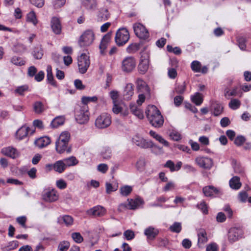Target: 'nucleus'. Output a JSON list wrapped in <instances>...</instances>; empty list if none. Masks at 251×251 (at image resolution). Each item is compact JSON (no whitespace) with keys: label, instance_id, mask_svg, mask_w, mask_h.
Masks as SVG:
<instances>
[{"label":"nucleus","instance_id":"nucleus-58","mask_svg":"<svg viewBox=\"0 0 251 251\" xmlns=\"http://www.w3.org/2000/svg\"><path fill=\"white\" fill-rule=\"evenodd\" d=\"M56 186L58 189L63 190L67 188V184L64 179H59L56 180Z\"/></svg>","mask_w":251,"mask_h":251},{"label":"nucleus","instance_id":"nucleus-30","mask_svg":"<svg viewBox=\"0 0 251 251\" xmlns=\"http://www.w3.org/2000/svg\"><path fill=\"white\" fill-rule=\"evenodd\" d=\"M192 101L197 105H200L203 102V97L201 94L197 92L191 96Z\"/></svg>","mask_w":251,"mask_h":251},{"label":"nucleus","instance_id":"nucleus-54","mask_svg":"<svg viewBox=\"0 0 251 251\" xmlns=\"http://www.w3.org/2000/svg\"><path fill=\"white\" fill-rule=\"evenodd\" d=\"M213 114L215 116H219L223 111V107L221 104L216 103L214 105Z\"/></svg>","mask_w":251,"mask_h":251},{"label":"nucleus","instance_id":"nucleus-62","mask_svg":"<svg viewBox=\"0 0 251 251\" xmlns=\"http://www.w3.org/2000/svg\"><path fill=\"white\" fill-rule=\"evenodd\" d=\"M124 235L127 240H131L134 238L135 234L134 232L131 230H127L124 233Z\"/></svg>","mask_w":251,"mask_h":251},{"label":"nucleus","instance_id":"nucleus-52","mask_svg":"<svg viewBox=\"0 0 251 251\" xmlns=\"http://www.w3.org/2000/svg\"><path fill=\"white\" fill-rule=\"evenodd\" d=\"M98 100V98L96 96L93 97H82L81 98V102L85 105L90 102H96Z\"/></svg>","mask_w":251,"mask_h":251},{"label":"nucleus","instance_id":"nucleus-12","mask_svg":"<svg viewBox=\"0 0 251 251\" xmlns=\"http://www.w3.org/2000/svg\"><path fill=\"white\" fill-rule=\"evenodd\" d=\"M106 213V209L100 205L94 206L86 211V214L94 217H102Z\"/></svg>","mask_w":251,"mask_h":251},{"label":"nucleus","instance_id":"nucleus-31","mask_svg":"<svg viewBox=\"0 0 251 251\" xmlns=\"http://www.w3.org/2000/svg\"><path fill=\"white\" fill-rule=\"evenodd\" d=\"M65 121V119L63 116H59L55 118L51 122L50 126L52 128H57L59 126L62 125Z\"/></svg>","mask_w":251,"mask_h":251},{"label":"nucleus","instance_id":"nucleus-18","mask_svg":"<svg viewBox=\"0 0 251 251\" xmlns=\"http://www.w3.org/2000/svg\"><path fill=\"white\" fill-rule=\"evenodd\" d=\"M112 33V32H109L102 38L100 45V49L101 53H102L104 50L107 48V47L111 40Z\"/></svg>","mask_w":251,"mask_h":251},{"label":"nucleus","instance_id":"nucleus-17","mask_svg":"<svg viewBox=\"0 0 251 251\" xmlns=\"http://www.w3.org/2000/svg\"><path fill=\"white\" fill-rule=\"evenodd\" d=\"M51 27L53 32L56 34H60L61 32V25L59 19L57 17H53L51 20Z\"/></svg>","mask_w":251,"mask_h":251},{"label":"nucleus","instance_id":"nucleus-16","mask_svg":"<svg viewBox=\"0 0 251 251\" xmlns=\"http://www.w3.org/2000/svg\"><path fill=\"white\" fill-rule=\"evenodd\" d=\"M30 131V128L25 125L21 127L16 133V137L17 139L21 140L28 135V133Z\"/></svg>","mask_w":251,"mask_h":251},{"label":"nucleus","instance_id":"nucleus-29","mask_svg":"<svg viewBox=\"0 0 251 251\" xmlns=\"http://www.w3.org/2000/svg\"><path fill=\"white\" fill-rule=\"evenodd\" d=\"M50 139L48 136L40 138L35 141L36 145L40 148H43L50 143Z\"/></svg>","mask_w":251,"mask_h":251},{"label":"nucleus","instance_id":"nucleus-27","mask_svg":"<svg viewBox=\"0 0 251 251\" xmlns=\"http://www.w3.org/2000/svg\"><path fill=\"white\" fill-rule=\"evenodd\" d=\"M230 188L234 190H238L241 187L242 184L238 176H233L229 182Z\"/></svg>","mask_w":251,"mask_h":251},{"label":"nucleus","instance_id":"nucleus-3","mask_svg":"<svg viewBox=\"0 0 251 251\" xmlns=\"http://www.w3.org/2000/svg\"><path fill=\"white\" fill-rule=\"evenodd\" d=\"M76 121L80 124H84L89 120L88 110L86 105H77L75 110Z\"/></svg>","mask_w":251,"mask_h":251},{"label":"nucleus","instance_id":"nucleus-35","mask_svg":"<svg viewBox=\"0 0 251 251\" xmlns=\"http://www.w3.org/2000/svg\"><path fill=\"white\" fill-rule=\"evenodd\" d=\"M32 54L35 59H41L43 55V52L41 47L40 46H38L35 47L33 49Z\"/></svg>","mask_w":251,"mask_h":251},{"label":"nucleus","instance_id":"nucleus-6","mask_svg":"<svg viewBox=\"0 0 251 251\" xmlns=\"http://www.w3.org/2000/svg\"><path fill=\"white\" fill-rule=\"evenodd\" d=\"M42 198L46 202H52L58 200L59 194L55 189L48 188L43 191Z\"/></svg>","mask_w":251,"mask_h":251},{"label":"nucleus","instance_id":"nucleus-11","mask_svg":"<svg viewBox=\"0 0 251 251\" xmlns=\"http://www.w3.org/2000/svg\"><path fill=\"white\" fill-rule=\"evenodd\" d=\"M135 66V59L133 57H127L123 60L121 68L123 72L129 73L132 71Z\"/></svg>","mask_w":251,"mask_h":251},{"label":"nucleus","instance_id":"nucleus-43","mask_svg":"<svg viewBox=\"0 0 251 251\" xmlns=\"http://www.w3.org/2000/svg\"><path fill=\"white\" fill-rule=\"evenodd\" d=\"M111 150L109 147H104L103 148L101 152V155L102 158L104 159H108L111 156Z\"/></svg>","mask_w":251,"mask_h":251},{"label":"nucleus","instance_id":"nucleus-2","mask_svg":"<svg viewBox=\"0 0 251 251\" xmlns=\"http://www.w3.org/2000/svg\"><path fill=\"white\" fill-rule=\"evenodd\" d=\"M70 138V134L68 132L64 131L61 133L55 142V149L57 152L62 153L65 151L67 152H70V149H67Z\"/></svg>","mask_w":251,"mask_h":251},{"label":"nucleus","instance_id":"nucleus-46","mask_svg":"<svg viewBox=\"0 0 251 251\" xmlns=\"http://www.w3.org/2000/svg\"><path fill=\"white\" fill-rule=\"evenodd\" d=\"M19 246L17 241H13L8 243V245L3 248V251H10L17 248Z\"/></svg>","mask_w":251,"mask_h":251},{"label":"nucleus","instance_id":"nucleus-64","mask_svg":"<svg viewBox=\"0 0 251 251\" xmlns=\"http://www.w3.org/2000/svg\"><path fill=\"white\" fill-rule=\"evenodd\" d=\"M109 95L111 99L112 100L113 103L117 102L118 101V99L119 98V93L117 91H111L109 93Z\"/></svg>","mask_w":251,"mask_h":251},{"label":"nucleus","instance_id":"nucleus-15","mask_svg":"<svg viewBox=\"0 0 251 251\" xmlns=\"http://www.w3.org/2000/svg\"><path fill=\"white\" fill-rule=\"evenodd\" d=\"M1 152L4 155L9 156L12 158H15L18 156L19 153L16 149L12 147L3 148L1 150Z\"/></svg>","mask_w":251,"mask_h":251},{"label":"nucleus","instance_id":"nucleus-14","mask_svg":"<svg viewBox=\"0 0 251 251\" xmlns=\"http://www.w3.org/2000/svg\"><path fill=\"white\" fill-rule=\"evenodd\" d=\"M132 142L136 145L142 148H149L152 145L151 140H146L138 135L133 137Z\"/></svg>","mask_w":251,"mask_h":251},{"label":"nucleus","instance_id":"nucleus-40","mask_svg":"<svg viewBox=\"0 0 251 251\" xmlns=\"http://www.w3.org/2000/svg\"><path fill=\"white\" fill-rule=\"evenodd\" d=\"M149 148H151L152 149L151 152L156 155H160L164 153L163 148L154 144L152 142V145H151V146H150Z\"/></svg>","mask_w":251,"mask_h":251},{"label":"nucleus","instance_id":"nucleus-47","mask_svg":"<svg viewBox=\"0 0 251 251\" xmlns=\"http://www.w3.org/2000/svg\"><path fill=\"white\" fill-rule=\"evenodd\" d=\"M169 228L170 230L173 232L179 233L182 228L181 224L179 222H175L170 226Z\"/></svg>","mask_w":251,"mask_h":251},{"label":"nucleus","instance_id":"nucleus-10","mask_svg":"<svg viewBox=\"0 0 251 251\" xmlns=\"http://www.w3.org/2000/svg\"><path fill=\"white\" fill-rule=\"evenodd\" d=\"M195 162L200 168L207 170L210 169L213 164L211 158L202 156L196 157L195 159Z\"/></svg>","mask_w":251,"mask_h":251},{"label":"nucleus","instance_id":"nucleus-48","mask_svg":"<svg viewBox=\"0 0 251 251\" xmlns=\"http://www.w3.org/2000/svg\"><path fill=\"white\" fill-rule=\"evenodd\" d=\"M240 105V100L236 99H232L228 104L229 107L233 110L238 109Z\"/></svg>","mask_w":251,"mask_h":251},{"label":"nucleus","instance_id":"nucleus-37","mask_svg":"<svg viewBox=\"0 0 251 251\" xmlns=\"http://www.w3.org/2000/svg\"><path fill=\"white\" fill-rule=\"evenodd\" d=\"M29 91V87L27 85H24L22 86L17 87L14 93L16 94H18L20 96H24L25 92Z\"/></svg>","mask_w":251,"mask_h":251},{"label":"nucleus","instance_id":"nucleus-44","mask_svg":"<svg viewBox=\"0 0 251 251\" xmlns=\"http://www.w3.org/2000/svg\"><path fill=\"white\" fill-rule=\"evenodd\" d=\"M186 89V85L185 82L181 83H176L175 88V91L179 94H182L184 92Z\"/></svg>","mask_w":251,"mask_h":251},{"label":"nucleus","instance_id":"nucleus-55","mask_svg":"<svg viewBox=\"0 0 251 251\" xmlns=\"http://www.w3.org/2000/svg\"><path fill=\"white\" fill-rule=\"evenodd\" d=\"M237 41L240 49L245 50L246 48V39L243 37H239L237 38Z\"/></svg>","mask_w":251,"mask_h":251},{"label":"nucleus","instance_id":"nucleus-53","mask_svg":"<svg viewBox=\"0 0 251 251\" xmlns=\"http://www.w3.org/2000/svg\"><path fill=\"white\" fill-rule=\"evenodd\" d=\"M71 237L73 240L77 243H81L83 241V238L79 232H74L72 233Z\"/></svg>","mask_w":251,"mask_h":251},{"label":"nucleus","instance_id":"nucleus-57","mask_svg":"<svg viewBox=\"0 0 251 251\" xmlns=\"http://www.w3.org/2000/svg\"><path fill=\"white\" fill-rule=\"evenodd\" d=\"M146 162L144 159H140L136 163V167L137 169L141 172L144 170Z\"/></svg>","mask_w":251,"mask_h":251},{"label":"nucleus","instance_id":"nucleus-23","mask_svg":"<svg viewBox=\"0 0 251 251\" xmlns=\"http://www.w3.org/2000/svg\"><path fill=\"white\" fill-rule=\"evenodd\" d=\"M198 245L200 247L208 241L206 232L204 229H200L199 230L198 232Z\"/></svg>","mask_w":251,"mask_h":251},{"label":"nucleus","instance_id":"nucleus-34","mask_svg":"<svg viewBox=\"0 0 251 251\" xmlns=\"http://www.w3.org/2000/svg\"><path fill=\"white\" fill-rule=\"evenodd\" d=\"M33 107L34 111L37 114H41L45 110L44 105L41 101L35 102Z\"/></svg>","mask_w":251,"mask_h":251},{"label":"nucleus","instance_id":"nucleus-25","mask_svg":"<svg viewBox=\"0 0 251 251\" xmlns=\"http://www.w3.org/2000/svg\"><path fill=\"white\" fill-rule=\"evenodd\" d=\"M240 231L237 228H231L228 234V239L231 243L237 240L239 237Z\"/></svg>","mask_w":251,"mask_h":251},{"label":"nucleus","instance_id":"nucleus-1","mask_svg":"<svg viewBox=\"0 0 251 251\" xmlns=\"http://www.w3.org/2000/svg\"><path fill=\"white\" fill-rule=\"evenodd\" d=\"M146 113L148 120L153 126L159 128L163 126L164 118L160 111L155 105H149Z\"/></svg>","mask_w":251,"mask_h":251},{"label":"nucleus","instance_id":"nucleus-39","mask_svg":"<svg viewBox=\"0 0 251 251\" xmlns=\"http://www.w3.org/2000/svg\"><path fill=\"white\" fill-rule=\"evenodd\" d=\"M26 20L27 22L32 23L34 25H36L38 23L36 14L33 11H30L27 14Z\"/></svg>","mask_w":251,"mask_h":251},{"label":"nucleus","instance_id":"nucleus-9","mask_svg":"<svg viewBox=\"0 0 251 251\" xmlns=\"http://www.w3.org/2000/svg\"><path fill=\"white\" fill-rule=\"evenodd\" d=\"M95 35L92 30H87L82 34L79 40L80 47L90 46L94 40Z\"/></svg>","mask_w":251,"mask_h":251},{"label":"nucleus","instance_id":"nucleus-28","mask_svg":"<svg viewBox=\"0 0 251 251\" xmlns=\"http://www.w3.org/2000/svg\"><path fill=\"white\" fill-rule=\"evenodd\" d=\"M203 192L206 197H211L214 194H217L219 190L212 186H205L203 188Z\"/></svg>","mask_w":251,"mask_h":251},{"label":"nucleus","instance_id":"nucleus-59","mask_svg":"<svg viewBox=\"0 0 251 251\" xmlns=\"http://www.w3.org/2000/svg\"><path fill=\"white\" fill-rule=\"evenodd\" d=\"M105 186H106V192L107 194H110L112 192L116 191L118 188V185L112 186V184L109 182L106 183Z\"/></svg>","mask_w":251,"mask_h":251},{"label":"nucleus","instance_id":"nucleus-22","mask_svg":"<svg viewBox=\"0 0 251 251\" xmlns=\"http://www.w3.org/2000/svg\"><path fill=\"white\" fill-rule=\"evenodd\" d=\"M150 135L157 141L159 143L162 144L166 147H169L170 146L169 143L162 136L156 133L153 130H151L149 132Z\"/></svg>","mask_w":251,"mask_h":251},{"label":"nucleus","instance_id":"nucleus-33","mask_svg":"<svg viewBox=\"0 0 251 251\" xmlns=\"http://www.w3.org/2000/svg\"><path fill=\"white\" fill-rule=\"evenodd\" d=\"M58 222L60 223H64L66 226H70L73 223V218L69 215H64L58 218Z\"/></svg>","mask_w":251,"mask_h":251},{"label":"nucleus","instance_id":"nucleus-24","mask_svg":"<svg viewBox=\"0 0 251 251\" xmlns=\"http://www.w3.org/2000/svg\"><path fill=\"white\" fill-rule=\"evenodd\" d=\"M158 230L157 229H155L152 226H150L146 228L144 230V234L149 239L152 240L158 234Z\"/></svg>","mask_w":251,"mask_h":251},{"label":"nucleus","instance_id":"nucleus-56","mask_svg":"<svg viewBox=\"0 0 251 251\" xmlns=\"http://www.w3.org/2000/svg\"><path fill=\"white\" fill-rule=\"evenodd\" d=\"M192 70L195 72H200L201 64L198 61H193L191 65Z\"/></svg>","mask_w":251,"mask_h":251},{"label":"nucleus","instance_id":"nucleus-50","mask_svg":"<svg viewBox=\"0 0 251 251\" xmlns=\"http://www.w3.org/2000/svg\"><path fill=\"white\" fill-rule=\"evenodd\" d=\"M69 247V242L65 241L61 242L58 245L57 251H67Z\"/></svg>","mask_w":251,"mask_h":251},{"label":"nucleus","instance_id":"nucleus-51","mask_svg":"<svg viewBox=\"0 0 251 251\" xmlns=\"http://www.w3.org/2000/svg\"><path fill=\"white\" fill-rule=\"evenodd\" d=\"M139 45L137 43L131 44L126 48V51L129 53H133L138 50Z\"/></svg>","mask_w":251,"mask_h":251},{"label":"nucleus","instance_id":"nucleus-60","mask_svg":"<svg viewBox=\"0 0 251 251\" xmlns=\"http://www.w3.org/2000/svg\"><path fill=\"white\" fill-rule=\"evenodd\" d=\"M170 138L174 141H179L181 139L180 134L176 131H172L169 134Z\"/></svg>","mask_w":251,"mask_h":251},{"label":"nucleus","instance_id":"nucleus-26","mask_svg":"<svg viewBox=\"0 0 251 251\" xmlns=\"http://www.w3.org/2000/svg\"><path fill=\"white\" fill-rule=\"evenodd\" d=\"M133 93V85L131 83L127 84L124 93V99L127 100H130Z\"/></svg>","mask_w":251,"mask_h":251},{"label":"nucleus","instance_id":"nucleus-49","mask_svg":"<svg viewBox=\"0 0 251 251\" xmlns=\"http://www.w3.org/2000/svg\"><path fill=\"white\" fill-rule=\"evenodd\" d=\"M124 103L120 104V102L117 101L116 103H113V106L112 108V111L114 113L118 114L121 113L122 110L123 109Z\"/></svg>","mask_w":251,"mask_h":251},{"label":"nucleus","instance_id":"nucleus-45","mask_svg":"<svg viewBox=\"0 0 251 251\" xmlns=\"http://www.w3.org/2000/svg\"><path fill=\"white\" fill-rule=\"evenodd\" d=\"M11 62L17 66H22L25 64V61L22 58L18 56H13L11 58Z\"/></svg>","mask_w":251,"mask_h":251},{"label":"nucleus","instance_id":"nucleus-13","mask_svg":"<svg viewBox=\"0 0 251 251\" xmlns=\"http://www.w3.org/2000/svg\"><path fill=\"white\" fill-rule=\"evenodd\" d=\"M149 67V57L148 54L142 55L140 63L138 66L139 72L142 74H145Z\"/></svg>","mask_w":251,"mask_h":251},{"label":"nucleus","instance_id":"nucleus-21","mask_svg":"<svg viewBox=\"0 0 251 251\" xmlns=\"http://www.w3.org/2000/svg\"><path fill=\"white\" fill-rule=\"evenodd\" d=\"M130 109L131 113L140 119L144 118V113L143 110L139 106H137L134 103L130 104Z\"/></svg>","mask_w":251,"mask_h":251},{"label":"nucleus","instance_id":"nucleus-5","mask_svg":"<svg viewBox=\"0 0 251 251\" xmlns=\"http://www.w3.org/2000/svg\"><path fill=\"white\" fill-rule=\"evenodd\" d=\"M133 29L135 35L142 40H147L150 36L148 30L143 24L136 23L133 25Z\"/></svg>","mask_w":251,"mask_h":251},{"label":"nucleus","instance_id":"nucleus-41","mask_svg":"<svg viewBox=\"0 0 251 251\" xmlns=\"http://www.w3.org/2000/svg\"><path fill=\"white\" fill-rule=\"evenodd\" d=\"M98 16L101 20H107L110 16V14L107 9L102 8L100 10Z\"/></svg>","mask_w":251,"mask_h":251},{"label":"nucleus","instance_id":"nucleus-8","mask_svg":"<svg viewBox=\"0 0 251 251\" xmlns=\"http://www.w3.org/2000/svg\"><path fill=\"white\" fill-rule=\"evenodd\" d=\"M77 64L79 72L81 74H85L90 64L89 56L85 53H82L78 57Z\"/></svg>","mask_w":251,"mask_h":251},{"label":"nucleus","instance_id":"nucleus-61","mask_svg":"<svg viewBox=\"0 0 251 251\" xmlns=\"http://www.w3.org/2000/svg\"><path fill=\"white\" fill-rule=\"evenodd\" d=\"M26 50L25 47L22 44L18 43L14 47L13 50L17 52H22Z\"/></svg>","mask_w":251,"mask_h":251},{"label":"nucleus","instance_id":"nucleus-19","mask_svg":"<svg viewBox=\"0 0 251 251\" xmlns=\"http://www.w3.org/2000/svg\"><path fill=\"white\" fill-rule=\"evenodd\" d=\"M128 209L134 210L138 208L144 203L143 200L141 198L135 199H128Z\"/></svg>","mask_w":251,"mask_h":251},{"label":"nucleus","instance_id":"nucleus-36","mask_svg":"<svg viewBox=\"0 0 251 251\" xmlns=\"http://www.w3.org/2000/svg\"><path fill=\"white\" fill-rule=\"evenodd\" d=\"M62 160L64 162V164L66 167L67 166L70 167L75 166L78 163V160L74 156H71L68 158H66Z\"/></svg>","mask_w":251,"mask_h":251},{"label":"nucleus","instance_id":"nucleus-7","mask_svg":"<svg viewBox=\"0 0 251 251\" xmlns=\"http://www.w3.org/2000/svg\"><path fill=\"white\" fill-rule=\"evenodd\" d=\"M111 123V117L107 113H102L99 116L95 121V126L99 128H104Z\"/></svg>","mask_w":251,"mask_h":251},{"label":"nucleus","instance_id":"nucleus-38","mask_svg":"<svg viewBox=\"0 0 251 251\" xmlns=\"http://www.w3.org/2000/svg\"><path fill=\"white\" fill-rule=\"evenodd\" d=\"M132 191V187L130 186L125 185L120 188V192L123 196L126 197L128 196Z\"/></svg>","mask_w":251,"mask_h":251},{"label":"nucleus","instance_id":"nucleus-20","mask_svg":"<svg viewBox=\"0 0 251 251\" xmlns=\"http://www.w3.org/2000/svg\"><path fill=\"white\" fill-rule=\"evenodd\" d=\"M82 4L87 10L94 11L98 7L97 0H82Z\"/></svg>","mask_w":251,"mask_h":251},{"label":"nucleus","instance_id":"nucleus-32","mask_svg":"<svg viewBox=\"0 0 251 251\" xmlns=\"http://www.w3.org/2000/svg\"><path fill=\"white\" fill-rule=\"evenodd\" d=\"M66 169L64 162L62 160H59L54 163V170L59 173H61Z\"/></svg>","mask_w":251,"mask_h":251},{"label":"nucleus","instance_id":"nucleus-42","mask_svg":"<svg viewBox=\"0 0 251 251\" xmlns=\"http://www.w3.org/2000/svg\"><path fill=\"white\" fill-rule=\"evenodd\" d=\"M238 87H234L231 91H229L228 88L225 89L224 94L226 97L230 96H236L238 95Z\"/></svg>","mask_w":251,"mask_h":251},{"label":"nucleus","instance_id":"nucleus-63","mask_svg":"<svg viewBox=\"0 0 251 251\" xmlns=\"http://www.w3.org/2000/svg\"><path fill=\"white\" fill-rule=\"evenodd\" d=\"M246 139L243 136H238L234 140V144L237 146H242L245 142Z\"/></svg>","mask_w":251,"mask_h":251},{"label":"nucleus","instance_id":"nucleus-4","mask_svg":"<svg viewBox=\"0 0 251 251\" xmlns=\"http://www.w3.org/2000/svg\"><path fill=\"white\" fill-rule=\"evenodd\" d=\"M129 33L126 28H121L116 32L115 40L116 44L119 46H122L126 44L129 40Z\"/></svg>","mask_w":251,"mask_h":251}]
</instances>
